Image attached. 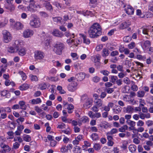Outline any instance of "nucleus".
Returning <instances> with one entry per match:
<instances>
[{"mask_svg":"<svg viewBox=\"0 0 153 153\" xmlns=\"http://www.w3.org/2000/svg\"><path fill=\"white\" fill-rule=\"evenodd\" d=\"M88 32L90 38H97L101 34V27L98 23H94L90 27Z\"/></svg>","mask_w":153,"mask_h":153,"instance_id":"f257e3e1","label":"nucleus"},{"mask_svg":"<svg viewBox=\"0 0 153 153\" xmlns=\"http://www.w3.org/2000/svg\"><path fill=\"white\" fill-rule=\"evenodd\" d=\"M25 44V42L20 39H17L14 41L13 46L16 48V52L21 56H23L26 53L27 49L25 48L22 47Z\"/></svg>","mask_w":153,"mask_h":153,"instance_id":"f03ea898","label":"nucleus"},{"mask_svg":"<svg viewBox=\"0 0 153 153\" xmlns=\"http://www.w3.org/2000/svg\"><path fill=\"white\" fill-rule=\"evenodd\" d=\"M81 100L83 103V106L86 109L90 108L92 105L93 100L92 98H88L85 95H83L81 97Z\"/></svg>","mask_w":153,"mask_h":153,"instance_id":"7ed1b4c3","label":"nucleus"},{"mask_svg":"<svg viewBox=\"0 0 153 153\" xmlns=\"http://www.w3.org/2000/svg\"><path fill=\"white\" fill-rule=\"evenodd\" d=\"M53 47V50L58 55H61L64 47V44L60 42H57Z\"/></svg>","mask_w":153,"mask_h":153,"instance_id":"20e7f679","label":"nucleus"},{"mask_svg":"<svg viewBox=\"0 0 153 153\" xmlns=\"http://www.w3.org/2000/svg\"><path fill=\"white\" fill-rule=\"evenodd\" d=\"M41 8V6L40 5L35 4L33 0H30L29 5L27 7V9L28 11L33 12Z\"/></svg>","mask_w":153,"mask_h":153,"instance_id":"39448f33","label":"nucleus"},{"mask_svg":"<svg viewBox=\"0 0 153 153\" xmlns=\"http://www.w3.org/2000/svg\"><path fill=\"white\" fill-rule=\"evenodd\" d=\"M29 25L31 27L34 28L39 27L41 25L40 19L37 17H33L30 21Z\"/></svg>","mask_w":153,"mask_h":153,"instance_id":"423d86ee","label":"nucleus"},{"mask_svg":"<svg viewBox=\"0 0 153 153\" xmlns=\"http://www.w3.org/2000/svg\"><path fill=\"white\" fill-rule=\"evenodd\" d=\"M3 41L5 43H8L11 41L12 39V36L10 33L6 30L2 32Z\"/></svg>","mask_w":153,"mask_h":153,"instance_id":"0eeeda50","label":"nucleus"},{"mask_svg":"<svg viewBox=\"0 0 153 153\" xmlns=\"http://www.w3.org/2000/svg\"><path fill=\"white\" fill-rule=\"evenodd\" d=\"M45 53L41 51H36L34 52V58L36 61H41L45 58Z\"/></svg>","mask_w":153,"mask_h":153,"instance_id":"6e6552de","label":"nucleus"},{"mask_svg":"<svg viewBox=\"0 0 153 153\" xmlns=\"http://www.w3.org/2000/svg\"><path fill=\"white\" fill-rule=\"evenodd\" d=\"M42 35L43 36H44V38L43 40H42V45L45 49H47L50 47V42L49 40L46 38V37L48 36L47 34H45L44 32L42 33Z\"/></svg>","mask_w":153,"mask_h":153,"instance_id":"1a4fd4ad","label":"nucleus"},{"mask_svg":"<svg viewBox=\"0 0 153 153\" xmlns=\"http://www.w3.org/2000/svg\"><path fill=\"white\" fill-rule=\"evenodd\" d=\"M33 34V30L30 29H26L23 31L22 35L24 38H27L31 37Z\"/></svg>","mask_w":153,"mask_h":153,"instance_id":"9d476101","label":"nucleus"},{"mask_svg":"<svg viewBox=\"0 0 153 153\" xmlns=\"http://www.w3.org/2000/svg\"><path fill=\"white\" fill-rule=\"evenodd\" d=\"M78 84L76 82H72L69 84L68 86V90L70 91L74 92L76 90Z\"/></svg>","mask_w":153,"mask_h":153,"instance_id":"9b49d317","label":"nucleus"},{"mask_svg":"<svg viewBox=\"0 0 153 153\" xmlns=\"http://www.w3.org/2000/svg\"><path fill=\"white\" fill-rule=\"evenodd\" d=\"M84 137V136L83 135H78L75 138L74 140L73 141V143L74 145L79 144L80 141L83 140Z\"/></svg>","mask_w":153,"mask_h":153,"instance_id":"f8f14e48","label":"nucleus"},{"mask_svg":"<svg viewBox=\"0 0 153 153\" xmlns=\"http://www.w3.org/2000/svg\"><path fill=\"white\" fill-rule=\"evenodd\" d=\"M125 10L127 14L132 15L133 14L134 10L132 7L130 5H127L125 6Z\"/></svg>","mask_w":153,"mask_h":153,"instance_id":"ddd939ff","label":"nucleus"},{"mask_svg":"<svg viewBox=\"0 0 153 153\" xmlns=\"http://www.w3.org/2000/svg\"><path fill=\"white\" fill-rule=\"evenodd\" d=\"M64 107L65 109H67L68 110L69 113H72L74 108V106L71 104L65 103L64 104Z\"/></svg>","mask_w":153,"mask_h":153,"instance_id":"4468645a","label":"nucleus"},{"mask_svg":"<svg viewBox=\"0 0 153 153\" xmlns=\"http://www.w3.org/2000/svg\"><path fill=\"white\" fill-rule=\"evenodd\" d=\"M151 45V43L149 40H146L143 42L142 47L144 50H147Z\"/></svg>","mask_w":153,"mask_h":153,"instance_id":"2eb2a0df","label":"nucleus"},{"mask_svg":"<svg viewBox=\"0 0 153 153\" xmlns=\"http://www.w3.org/2000/svg\"><path fill=\"white\" fill-rule=\"evenodd\" d=\"M52 35L54 36L61 37L63 35L62 33L58 29H54L53 30L52 32Z\"/></svg>","mask_w":153,"mask_h":153,"instance_id":"dca6fc26","label":"nucleus"},{"mask_svg":"<svg viewBox=\"0 0 153 153\" xmlns=\"http://www.w3.org/2000/svg\"><path fill=\"white\" fill-rule=\"evenodd\" d=\"M23 27V25L19 22H16L13 28L14 29L16 30H21Z\"/></svg>","mask_w":153,"mask_h":153,"instance_id":"f3484780","label":"nucleus"},{"mask_svg":"<svg viewBox=\"0 0 153 153\" xmlns=\"http://www.w3.org/2000/svg\"><path fill=\"white\" fill-rule=\"evenodd\" d=\"M42 102V100L40 98H36L29 101V103L32 104H36L40 103Z\"/></svg>","mask_w":153,"mask_h":153,"instance_id":"a211bd4d","label":"nucleus"},{"mask_svg":"<svg viewBox=\"0 0 153 153\" xmlns=\"http://www.w3.org/2000/svg\"><path fill=\"white\" fill-rule=\"evenodd\" d=\"M74 39L69 38L66 40V43L68 45L69 47L72 48L74 46Z\"/></svg>","mask_w":153,"mask_h":153,"instance_id":"6ab92c4d","label":"nucleus"},{"mask_svg":"<svg viewBox=\"0 0 153 153\" xmlns=\"http://www.w3.org/2000/svg\"><path fill=\"white\" fill-rule=\"evenodd\" d=\"M84 144L82 146V148L83 150H85L87 148L91 146V143L87 141H84L83 142Z\"/></svg>","mask_w":153,"mask_h":153,"instance_id":"aec40b11","label":"nucleus"},{"mask_svg":"<svg viewBox=\"0 0 153 153\" xmlns=\"http://www.w3.org/2000/svg\"><path fill=\"white\" fill-rule=\"evenodd\" d=\"M131 24V23L130 22H124L121 25L120 27L122 29H123L129 26Z\"/></svg>","mask_w":153,"mask_h":153,"instance_id":"412c9836","label":"nucleus"},{"mask_svg":"<svg viewBox=\"0 0 153 153\" xmlns=\"http://www.w3.org/2000/svg\"><path fill=\"white\" fill-rule=\"evenodd\" d=\"M124 109H125L124 112L128 113H132L134 110L133 107L130 105H128L126 107H125Z\"/></svg>","mask_w":153,"mask_h":153,"instance_id":"4be33fe9","label":"nucleus"},{"mask_svg":"<svg viewBox=\"0 0 153 153\" xmlns=\"http://www.w3.org/2000/svg\"><path fill=\"white\" fill-rule=\"evenodd\" d=\"M14 42L13 44V46L8 47L7 51L9 53H14L16 52V48L13 45Z\"/></svg>","mask_w":153,"mask_h":153,"instance_id":"5701e85b","label":"nucleus"},{"mask_svg":"<svg viewBox=\"0 0 153 153\" xmlns=\"http://www.w3.org/2000/svg\"><path fill=\"white\" fill-rule=\"evenodd\" d=\"M81 36L83 40V43L86 44L88 45L90 44V40L89 39L86 37L84 35H81Z\"/></svg>","mask_w":153,"mask_h":153,"instance_id":"b1692460","label":"nucleus"},{"mask_svg":"<svg viewBox=\"0 0 153 153\" xmlns=\"http://www.w3.org/2000/svg\"><path fill=\"white\" fill-rule=\"evenodd\" d=\"M29 78L30 80L33 82H37L38 80L37 76L33 74L29 75Z\"/></svg>","mask_w":153,"mask_h":153,"instance_id":"393cba45","label":"nucleus"},{"mask_svg":"<svg viewBox=\"0 0 153 153\" xmlns=\"http://www.w3.org/2000/svg\"><path fill=\"white\" fill-rule=\"evenodd\" d=\"M5 8L11 12H13L14 10L15 9V7L13 4H11L6 6Z\"/></svg>","mask_w":153,"mask_h":153,"instance_id":"a878e982","label":"nucleus"},{"mask_svg":"<svg viewBox=\"0 0 153 153\" xmlns=\"http://www.w3.org/2000/svg\"><path fill=\"white\" fill-rule=\"evenodd\" d=\"M81 13L84 16L90 15L91 16L94 15V13L92 12L89 11H81Z\"/></svg>","mask_w":153,"mask_h":153,"instance_id":"bb28decb","label":"nucleus"},{"mask_svg":"<svg viewBox=\"0 0 153 153\" xmlns=\"http://www.w3.org/2000/svg\"><path fill=\"white\" fill-rule=\"evenodd\" d=\"M18 73L21 76L23 80H25L27 79L26 75L23 71H19Z\"/></svg>","mask_w":153,"mask_h":153,"instance_id":"cd10ccee","label":"nucleus"},{"mask_svg":"<svg viewBox=\"0 0 153 153\" xmlns=\"http://www.w3.org/2000/svg\"><path fill=\"white\" fill-rule=\"evenodd\" d=\"M1 147L3 148V150L5 151L8 152L10 150L11 148L7 145L3 143L1 144Z\"/></svg>","mask_w":153,"mask_h":153,"instance_id":"c85d7f7f","label":"nucleus"},{"mask_svg":"<svg viewBox=\"0 0 153 153\" xmlns=\"http://www.w3.org/2000/svg\"><path fill=\"white\" fill-rule=\"evenodd\" d=\"M82 41L80 38H77L74 39V46H77L78 45L82 43Z\"/></svg>","mask_w":153,"mask_h":153,"instance_id":"c756f323","label":"nucleus"},{"mask_svg":"<svg viewBox=\"0 0 153 153\" xmlns=\"http://www.w3.org/2000/svg\"><path fill=\"white\" fill-rule=\"evenodd\" d=\"M29 87V85L27 84H24L19 86V89L21 90H25Z\"/></svg>","mask_w":153,"mask_h":153,"instance_id":"7c9ffc66","label":"nucleus"},{"mask_svg":"<svg viewBox=\"0 0 153 153\" xmlns=\"http://www.w3.org/2000/svg\"><path fill=\"white\" fill-rule=\"evenodd\" d=\"M74 153H81V152L82 150L79 146H76L74 147Z\"/></svg>","mask_w":153,"mask_h":153,"instance_id":"2f4dec72","label":"nucleus"},{"mask_svg":"<svg viewBox=\"0 0 153 153\" xmlns=\"http://www.w3.org/2000/svg\"><path fill=\"white\" fill-rule=\"evenodd\" d=\"M95 103L98 108L101 107L102 105V101L100 99H98L95 100Z\"/></svg>","mask_w":153,"mask_h":153,"instance_id":"473e14b6","label":"nucleus"},{"mask_svg":"<svg viewBox=\"0 0 153 153\" xmlns=\"http://www.w3.org/2000/svg\"><path fill=\"white\" fill-rule=\"evenodd\" d=\"M19 104L21 107V109H26L27 108V106L25 104V103L24 101H20L19 102Z\"/></svg>","mask_w":153,"mask_h":153,"instance_id":"72a5a7b5","label":"nucleus"},{"mask_svg":"<svg viewBox=\"0 0 153 153\" xmlns=\"http://www.w3.org/2000/svg\"><path fill=\"white\" fill-rule=\"evenodd\" d=\"M23 138L24 140L26 142H29L31 140L30 136L28 135L24 134L23 136Z\"/></svg>","mask_w":153,"mask_h":153,"instance_id":"f704fd0d","label":"nucleus"},{"mask_svg":"<svg viewBox=\"0 0 153 153\" xmlns=\"http://www.w3.org/2000/svg\"><path fill=\"white\" fill-rule=\"evenodd\" d=\"M93 140H97L99 139L98 135L97 133H93L91 136Z\"/></svg>","mask_w":153,"mask_h":153,"instance_id":"c9c22d12","label":"nucleus"},{"mask_svg":"<svg viewBox=\"0 0 153 153\" xmlns=\"http://www.w3.org/2000/svg\"><path fill=\"white\" fill-rule=\"evenodd\" d=\"M113 111L115 114H118L121 111V109L119 106H117L113 109Z\"/></svg>","mask_w":153,"mask_h":153,"instance_id":"e433bc0d","label":"nucleus"},{"mask_svg":"<svg viewBox=\"0 0 153 153\" xmlns=\"http://www.w3.org/2000/svg\"><path fill=\"white\" fill-rule=\"evenodd\" d=\"M62 132H63L65 134L69 135L71 134V130L70 129L68 126L66 129L62 130Z\"/></svg>","mask_w":153,"mask_h":153,"instance_id":"4c0bfd02","label":"nucleus"},{"mask_svg":"<svg viewBox=\"0 0 153 153\" xmlns=\"http://www.w3.org/2000/svg\"><path fill=\"white\" fill-rule=\"evenodd\" d=\"M126 122L129 126L132 127H134L135 126L136 123L134 121L131 120H126Z\"/></svg>","mask_w":153,"mask_h":153,"instance_id":"58836bf2","label":"nucleus"},{"mask_svg":"<svg viewBox=\"0 0 153 153\" xmlns=\"http://www.w3.org/2000/svg\"><path fill=\"white\" fill-rule=\"evenodd\" d=\"M129 151L131 152H134L136 149V147L134 145H130L128 147Z\"/></svg>","mask_w":153,"mask_h":153,"instance_id":"ea45409f","label":"nucleus"},{"mask_svg":"<svg viewBox=\"0 0 153 153\" xmlns=\"http://www.w3.org/2000/svg\"><path fill=\"white\" fill-rule=\"evenodd\" d=\"M128 126L127 125H124L120 127L119 129V131L121 132H125L126 130H127Z\"/></svg>","mask_w":153,"mask_h":153,"instance_id":"a19ab883","label":"nucleus"},{"mask_svg":"<svg viewBox=\"0 0 153 153\" xmlns=\"http://www.w3.org/2000/svg\"><path fill=\"white\" fill-rule=\"evenodd\" d=\"M61 118L62 120L64 122L67 123H70L71 122V120L68 119L67 118L66 116L62 117Z\"/></svg>","mask_w":153,"mask_h":153,"instance_id":"79ce46f5","label":"nucleus"},{"mask_svg":"<svg viewBox=\"0 0 153 153\" xmlns=\"http://www.w3.org/2000/svg\"><path fill=\"white\" fill-rule=\"evenodd\" d=\"M100 56H95L92 57V61L96 62H98L100 60Z\"/></svg>","mask_w":153,"mask_h":153,"instance_id":"37998d69","label":"nucleus"},{"mask_svg":"<svg viewBox=\"0 0 153 153\" xmlns=\"http://www.w3.org/2000/svg\"><path fill=\"white\" fill-rule=\"evenodd\" d=\"M79 79L80 80H82L85 77V74L83 73H80L77 74Z\"/></svg>","mask_w":153,"mask_h":153,"instance_id":"c03bdc74","label":"nucleus"},{"mask_svg":"<svg viewBox=\"0 0 153 153\" xmlns=\"http://www.w3.org/2000/svg\"><path fill=\"white\" fill-rule=\"evenodd\" d=\"M7 67V64L2 65L0 66V68L1 69L0 71L3 73L6 71V68Z\"/></svg>","mask_w":153,"mask_h":153,"instance_id":"a18cd8bd","label":"nucleus"},{"mask_svg":"<svg viewBox=\"0 0 153 153\" xmlns=\"http://www.w3.org/2000/svg\"><path fill=\"white\" fill-rule=\"evenodd\" d=\"M131 97L129 95H125L123 97V100L127 102H129Z\"/></svg>","mask_w":153,"mask_h":153,"instance_id":"49530a36","label":"nucleus"},{"mask_svg":"<svg viewBox=\"0 0 153 153\" xmlns=\"http://www.w3.org/2000/svg\"><path fill=\"white\" fill-rule=\"evenodd\" d=\"M81 121L82 123H85L88 122L89 120V118L86 116H83L81 118Z\"/></svg>","mask_w":153,"mask_h":153,"instance_id":"de8ad7c7","label":"nucleus"},{"mask_svg":"<svg viewBox=\"0 0 153 153\" xmlns=\"http://www.w3.org/2000/svg\"><path fill=\"white\" fill-rule=\"evenodd\" d=\"M1 95L3 96L8 97L10 96L7 90H4L1 92Z\"/></svg>","mask_w":153,"mask_h":153,"instance_id":"09e8293b","label":"nucleus"},{"mask_svg":"<svg viewBox=\"0 0 153 153\" xmlns=\"http://www.w3.org/2000/svg\"><path fill=\"white\" fill-rule=\"evenodd\" d=\"M57 89L61 94H63L66 93L65 91L63 89L62 87L61 86L58 85L57 87Z\"/></svg>","mask_w":153,"mask_h":153,"instance_id":"8fccbe9b","label":"nucleus"},{"mask_svg":"<svg viewBox=\"0 0 153 153\" xmlns=\"http://www.w3.org/2000/svg\"><path fill=\"white\" fill-rule=\"evenodd\" d=\"M8 20L7 19L5 18L3 22H0V27L5 26L8 23Z\"/></svg>","mask_w":153,"mask_h":153,"instance_id":"3c124183","label":"nucleus"},{"mask_svg":"<svg viewBox=\"0 0 153 153\" xmlns=\"http://www.w3.org/2000/svg\"><path fill=\"white\" fill-rule=\"evenodd\" d=\"M53 21L57 23H60L62 20L61 18L59 17H53Z\"/></svg>","mask_w":153,"mask_h":153,"instance_id":"603ef678","label":"nucleus"},{"mask_svg":"<svg viewBox=\"0 0 153 153\" xmlns=\"http://www.w3.org/2000/svg\"><path fill=\"white\" fill-rule=\"evenodd\" d=\"M34 109L38 113H40L43 112V110L38 106H35L34 107Z\"/></svg>","mask_w":153,"mask_h":153,"instance_id":"864d4df0","label":"nucleus"},{"mask_svg":"<svg viewBox=\"0 0 153 153\" xmlns=\"http://www.w3.org/2000/svg\"><path fill=\"white\" fill-rule=\"evenodd\" d=\"M45 6L46 8L49 10L52 9V7L49 3H47Z\"/></svg>","mask_w":153,"mask_h":153,"instance_id":"5fc2aeb1","label":"nucleus"},{"mask_svg":"<svg viewBox=\"0 0 153 153\" xmlns=\"http://www.w3.org/2000/svg\"><path fill=\"white\" fill-rule=\"evenodd\" d=\"M109 77L111 79V81L112 82H115L117 79V76H110Z\"/></svg>","mask_w":153,"mask_h":153,"instance_id":"6e6d98bb","label":"nucleus"},{"mask_svg":"<svg viewBox=\"0 0 153 153\" xmlns=\"http://www.w3.org/2000/svg\"><path fill=\"white\" fill-rule=\"evenodd\" d=\"M145 93L143 91H141L137 92V97H143L145 95Z\"/></svg>","mask_w":153,"mask_h":153,"instance_id":"4d7b16f0","label":"nucleus"},{"mask_svg":"<svg viewBox=\"0 0 153 153\" xmlns=\"http://www.w3.org/2000/svg\"><path fill=\"white\" fill-rule=\"evenodd\" d=\"M137 126L139 127L143 126L144 124V122L141 120H139L137 123Z\"/></svg>","mask_w":153,"mask_h":153,"instance_id":"13d9d810","label":"nucleus"},{"mask_svg":"<svg viewBox=\"0 0 153 153\" xmlns=\"http://www.w3.org/2000/svg\"><path fill=\"white\" fill-rule=\"evenodd\" d=\"M57 128H58L60 129H63L66 128V126L65 124L62 123L61 124H58Z\"/></svg>","mask_w":153,"mask_h":153,"instance_id":"bf43d9fd","label":"nucleus"},{"mask_svg":"<svg viewBox=\"0 0 153 153\" xmlns=\"http://www.w3.org/2000/svg\"><path fill=\"white\" fill-rule=\"evenodd\" d=\"M135 44L133 42H132L128 45V48L130 49H132L135 47Z\"/></svg>","mask_w":153,"mask_h":153,"instance_id":"052dcab7","label":"nucleus"},{"mask_svg":"<svg viewBox=\"0 0 153 153\" xmlns=\"http://www.w3.org/2000/svg\"><path fill=\"white\" fill-rule=\"evenodd\" d=\"M25 119L23 117H20L17 119L16 120L17 123H18L19 124H20V123H22L24 121Z\"/></svg>","mask_w":153,"mask_h":153,"instance_id":"680f3d73","label":"nucleus"},{"mask_svg":"<svg viewBox=\"0 0 153 153\" xmlns=\"http://www.w3.org/2000/svg\"><path fill=\"white\" fill-rule=\"evenodd\" d=\"M131 38L129 36H125L123 38V41L125 42H128L131 40Z\"/></svg>","mask_w":153,"mask_h":153,"instance_id":"e2e57ef3","label":"nucleus"},{"mask_svg":"<svg viewBox=\"0 0 153 153\" xmlns=\"http://www.w3.org/2000/svg\"><path fill=\"white\" fill-rule=\"evenodd\" d=\"M103 45L102 44L98 45L96 48V50L97 51H100L102 49Z\"/></svg>","mask_w":153,"mask_h":153,"instance_id":"0e129e2a","label":"nucleus"},{"mask_svg":"<svg viewBox=\"0 0 153 153\" xmlns=\"http://www.w3.org/2000/svg\"><path fill=\"white\" fill-rule=\"evenodd\" d=\"M57 142L56 141L54 140V139L53 140L50 141V145L52 147H54L56 144Z\"/></svg>","mask_w":153,"mask_h":153,"instance_id":"69168bd1","label":"nucleus"},{"mask_svg":"<svg viewBox=\"0 0 153 153\" xmlns=\"http://www.w3.org/2000/svg\"><path fill=\"white\" fill-rule=\"evenodd\" d=\"M39 89L42 90H43V89H45L46 88L47 86L45 83H42V84L39 85Z\"/></svg>","mask_w":153,"mask_h":153,"instance_id":"338daca9","label":"nucleus"},{"mask_svg":"<svg viewBox=\"0 0 153 153\" xmlns=\"http://www.w3.org/2000/svg\"><path fill=\"white\" fill-rule=\"evenodd\" d=\"M103 56H106L108 55L109 53L108 52V50L106 49H103Z\"/></svg>","mask_w":153,"mask_h":153,"instance_id":"774afa93","label":"nucleus"}]
</instances>
